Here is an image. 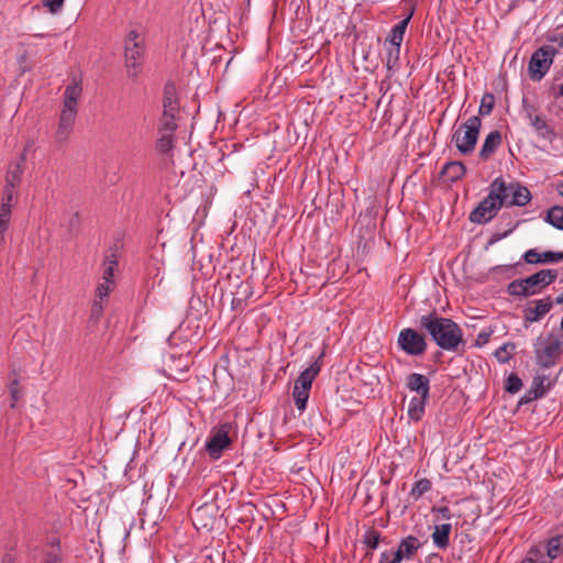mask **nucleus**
<instances>
[{"label":"nucleus","instance_id":"1","mask_svg":"<svg viewBox=\"0 0 563 563\" xmlns=\"http://www.w3.org/2000/svg\"><path fill=\"white\" fill-rule=\"evenodd\" d=\"M419 330L424 331L442 350L457 352L465 346L461 327L451 318L440 316L435 310L419 319Z\"/></svg>","mask_w":563,"mask_h":563},{"label":"nucleus","instance_id":"2","mask_svg":"<svg viewBox=\"0 0 563 563\" xmlns=\"http://www.w3.org/2000/svg\"><path fill=\"white\" fill-rule=\"evenodd\" d=\"M559 276L558 269L543 268L525 278L514 279L507 285V294L515 298H528L540 294L553 284Z\"/></svg>","mask_w":563,"mask_h":563},{"label":"nucleus","instance_id":"3","mask_svg":"<svg viewBox=\"0 0 563 563\" xmlns=\"http://www.w3.org/2000/svg\"><path fill=\"white\" fill-rule=\"evenodd\" d=\"M505 179L495 178L489 187L488 195L470 213L468 220L475 224H486L492 221L505 206Z\"/></svg>","mask_w":563,"mask_h":563},{"label":"nucleus","instance_id":"4","mask_svg":"<svg viewBox=\"0 0 563 563\" xmlns=\"http://www.w3.org/2000/svg\"><path fill=\"white\" fill-rule=\"evenodd\" d=\"M482 119L479 115L468 118L457 129L453 130L451 143L455 145L462 155H470L474 152L478 141Z\"/></svg>","mask_w":563,"mask_h":563},{"label":"nucleus","instance_id":"5","mask_svg":"<svg viewBox=\"0 0 563 563\" xmlns=\"http://www.w3.org/2000/svg\"><path fill=\"white\" fill-rule=\"evenodd\" d=\"M558 53V48L552 45H543L537 48L528 64L529 78L533 81H540L549 71Z\"/></svg>","mask_w":563,"mask_h":563},{"label":"nucleus","instance_id":"6","mask_svg":"<svg viewBox=\"0 0 563 563\" xmlns=\"http://www.w3.org/2000/svg\"><path fill=\"white\" fill-rule=\"evenodd\" d=\"M398 347L410 356H422L428 350V342L421 330L405 328L397 339Z\"/></svg>","mask_w":563,"mask_h":563},{"label":"nucleus","instance_id":"7","mask_svg":"<svg viewBox=\"0 0 563 563\" xmlns=\"http://www.w3.org/2000/svg\"><path fill=\"white\" fill-rule=\"evenodd\" d=\"M231 428L232 426L225 422L211 432L205 445V450L210 459L219 460L223 452L231 446L232 440L229 435Z\"/></svg>","mask_w":563,"mask_h":563},{"label":"nucleus","instance_id":"8","mask_svg":"<svg viewBox=\"0 0 563 563\" xmlns=\"http://www.w3.org/2000/svg\"><path fill=\"white\" fill-rule=\"evenodd\" d=\"M503 196L506 202L504 207L506 208L512 206L523 207L527 206L532 199L530 190L518 181H505V190Z\"/></svg>","mask_w":563,"mask_h":563},{"label":"nucleus","instance_id":"9","mask_svg":"<svg viewBox=\"0 0 563 563\" xmlns=\"http://www.w3.org/2000/svg\"><path fill=\"white\" fill-rule=\"evenodd\" d=\"M522 107L526 111L527 118L529 119L538 135L543 140L552 142L556 137V133L553 128H551L541 115L533 114L536 108L529 104L526 99L522 100Z\"/></svg>","mask_w":563,"mask_h":563},{"label":"nucleus","instance_id":"10","mask_svg":"<svg viewBox=\"0 0 563 563\" xmlns=\"http://www.w3.org/2000/svg\"><path fill=\"white\" fill-rule=\"evenodd\" d=\"M77 112V108L63 106L59 114L57 131L55 133V140L57 143H65L68 140L76 121Z\"/></svg>","mask_w":563,"mask_h":563},{"label":"nucleus","instance_id":"11","mask_svg":"<svg viewBox=\"0 0 563 563\" xmlns=\"http://www.w3.org/2000/svg\"><path fill=\"white\" fill-rule=\"evenodd\" d=\"M218 511V508L214 504H203L196 508L191 512V520L194 525L200 529H212L214 522H216V514Z\"/></svg>","mask_w":563,"mask_h":563},{"label":"nucleus","instance_id":"12","mask_svg":"<svg viewBox=\"0 0 563 563\" xmlns=\"http://www.w3.org/2000/svg\"><path fill=\"white\" fill-rule=\"evenodd\" d=\"M533 306H528L523 309V320L527 323H533L549 313L553 307V300L550 296L542 299L531 301Z\"/></svg>","mask_w":563,"mask_h":563},{"label":"nucleus","instance_id":"13","mask_svg":"<svg viewBox=\"0 0 563 563\" xmlns=\"http://www.w3.org/2000/svg\"><path fill=\"white\" fill-rule=\"evenodd\" d=\"M522 261L527 264H556L563 261V252L544 251L538 252L537 249H530L522 255Z\"/></svg>","mask_w":563,"mask_h":563},{"label":"nucleus","instance_id":"14","mask_svg":"<svg viewBox=\"0 0 563 563\" xmlns=\"http://www.w3.org/2000/svg\"><path fill=\"white\" fill-rule=\"evenodd\" d=\"M562 343L553 340L545 344L542 350L536 351L537 363L542 368H550L555 365L561 353Z\"/></svg>","mask_w":563,"mask_h":563},{"label":"nucleus","instance_id":"15","mask_svg":"<svg viewBox=\"0 0 563 563\" xmlns=\"http://www.w3.org/2000/svg\"><path fill=\"white\" fill-rule=\"evenodd\" d=\"M323 357V353H321L305 371L300 373L298 378L295 380L294 387L296 389L305 390L310 393L312 383L314 378L321 371V360Z\"/></svg>","mask_w":563,"mask_h":563},{"label":"nucleus","instance_id":"16","mask_svg":"<svg viewBox=\"0 0 563 563\" xmlns=\"http://www.w3.org/2000/svg\"><path fill=\"white\" fill-rule=\"evenodd\" d=\"M164 373L167 377L175 380L185 379L184 376L188 369L187 358L185 356L179 355L176 357L173 354H168L164 362Z\"/></svg>","mask_w":563,"mask_h":563},{"label":"nucleus","instance_id":"17","mask_svg":"<svg viewBox=\"0 0 563 563\" xmlns=\"http://www.w3.org/2000/svg\"><path fill=\"white\" fill-rule=\"evenodd\" d=\"M545 377L538 375L533 378L530 389L520 398L518 406L530 404L531 401L541 398L545 395L547 390L550 389L551 385L544 386Z\"/></svg>","mask_w":563,"mask_h":563},{"label":"nucleus","instance_id":"18","mask_svg":"<svg viewBox=\"0 0 563 563\" xmlns=\"http://www.w3.org/2000/svg\"><path fill=\"white\" fill-rule=\"evenodd\" d=\"M406 387L417 395L430 397V380L429 378L419 373H411L407 376Z\"/></svg>","mask_w":563,"mask_h":563},{"label":"nucleus","instance_id":"19","mask_svg":"<svg viewBox=\"0 0 563 563\" xmlns=\"http://www.w3.org/2000/svg\"><path fill=\"white\" fill-rule=\"evenodd\" d=\"M466 173V166L460 161H451L444 164L440 177L446 183L460 180Z\"/></svg>","mask_w":563,"mask_h":563},{"label":"nucleus","instance_id":"20","mask_svg":"<svg viewBox=\"0 0 563 563\" xmlns=\"http://www.w3.org/2000/svg\"><path fill=\"white\" fill-rule=\"evenodd\" d=\"M163 111L179 112L177 88L172 80H167L163 89Z\"/></svg>","mask_w":563,"mask_h":563},{"label":"nucleus","instance_id":"21","mask_svg":"<svg viewBox=\"0 0 563 563\" xmlns=\"http://www.w3.org/2000/svg\"><path fill=\"white\" fill-rule=\"evenodd\" d=\"M501 145V133L498 130L492 131L487 134L479 151L482 161H488L492 155Z\"/></svg>","mask_w":563,"mask_h":563},{"label":"nucleus","instance_id":"22","mask_svg":"<svg viewBox=\"0 0 563 563\" xmlns=\"http://www.w3.org/2000/svg\"><path fill=\"white\" fill-rule=\"evenodd\" d=\"M82 87L81 79L77 77H73L71 82L66 87L64 91V102L63 106L78 109V100L81 96Z\"/></svg>","mask_w":563,"mask_h":563},{"label":"nucleus","instance_id":"23","mask_svg":"<svg viewBox=\"0 0 563 563\" xmlns=\"http://www.w3.org/2000/svg\"><path fill=\"white\" fill-rule=\"evenodd\" d=\"M452 526L450 523H442L434 527L432 533V541L439 549H446L450 543Z\"/></svg>","mask_w":563,"mask_h":563},{"label":"nucleus","instance_id":"24","mask_svg":"<svg viewBox=\"0 0 563 563\" xmlns=\"http://www.w3.org/2000/svg\"><path fill=\"white\" fill-rule=\"evenodd\" d=\"M428 399H429V397H424V396H420V395L411 398L409 406H408V417L412 421L418 422L422 419Z\"/></svg>","mask_w":563,"mask_h":563},{"label":"nucleus","instance_id":"25","mask_svg":"<svg viewBox=\"0 0 563 563\" xmlns=\"http://www.w3.org/2000/svg\"><path fill=\"white\" fill-rule=\"evenodd\" d=\"M125 67L142 65L143 49L141 42H134L132 45L125 44Z\"/></svg>","mask_w":563,"mask_h":563},{"label":"nucleus","instance_id":"26","mask_svg":"<svg viewBox=\"0 0 563 563\" xmlns=\"http://www.w3.org/2000/svg\"><path fill=\"white\" fill-rule=\"evenodd\" d=\"M541 549L544 550L545 558L549 560V563H551V561L559 558L563 552V534H556L550 538L545 547Z\"/></svg>","mask_w":563,"mask_h":563},{"label":"nucleus","instance_id":"27","mask_svg":"<svg viewBox=\"0 0 563 563\" xmlns=\"http://www.w3.org/2000/svg\"><path fill=\"white\" fill-rule=\"evenodd\" d=\"M386 57L385 64L388 70H396L399 66V56H400V44H394L386 42L384 43Z\"/></svg>","mask_w":563,"mask_h":563},{"label":"nucleus","instance_id":"28","mask_svg":"<svg viewBox=\"0 0 563 563\" xmlns=\"http://www.w3.org/2000/svg\"><path fill=\"white\" fill-rule=\"evenodd\" d=\"M178 112L163 111L159 118L158 133L175 134L178 125L176 123Z\"/></svg>","mask_w":563,"mask_h":563},{"label":"nucleus","instance_id":"29","mask_svg":"<svg viewBox=\"0 0 563 563\" xmlns=\"http://www.w3.org/2000/svg\"><path fill=\"white\" fill-rule=\"evenodd\" d=\"M410 19H411V14L407 15L401 21H399L396 25H394L390 31V34L386 37L385 41L389 42V43L401 45L405 32L407 30Z\"/></svg>","mask_w":563,"mask_h":563},{"label":"nucleus","instance_id":"30","mask_svg":"<svg viewBox=\"0 0 563 563\" xmlns=\"http://www.w3.org/2000/svg\"><path fill=\"white\" fill-rule=\"evenodd\" d=\"M420 547L421 543L418 538L408 536L401 539L398 549L405 554L407 560H411Z\"/></svg>","mask_w":563,"mask_h":563},{"label":"nucleus","instance_id":"31","mask_svg":"<svg viewBox=\"0 0 563 563\" xmlns=\"http://www.w3.org/2000/svg\"><path fill=\"white\" fill-rule=\"evenodd\" d=\"M544 221L553 228L563 231V206L555 205L548 209Z\"/></svg>","mask_w":563,"mask_h":563},{"label":"nucleus","instance_id":"32","mask_svg":"<svg viewBox=\"0 0 563 563\" xmlns=\"http://www.w3.org/2000/svg\"><path fill=\"white\" fill-rule=\"evenodd\" d=\"M22 175L23 167H21V163H11L7 172L5 184L9 185V187H19Z\"/></svg>","mask_w":563,"mask_h":563},{"label":"nucleus","instance_id":"33","mask_svg":"<svg viewBox=\"0 0 563 563\" xmlns=\"http://www.w3.org/2000/svg\"><path fill=\"white\" fill-rule=\"evenodd\" d=\"M159 136L156 140L155 147L161 154H169L174 148L175 134L170 133H158Z\"/></svg>","mask_w":563,"mask_h":563},{"label":"nucleus","instance_id":"34","mask_svg":"<svg viewBox=\"0 0 563 563\" xmlns=\"http://www.w3.org/2000/svg\"><path fill=\"white\" fill-rule=\"evenodd\" d=\"M521 563H549V560L545 558L544 550L533 547L527 552Z\"/></svg>","mask_w":563,"mask_h":563},{"label":"nucleus","instance_id":"35","mask_svg":"<svg viewBox=\"0 0 563 563\" xmlns=\"http://www.w3.org/2000/svg\"><path fill=\"white\" fill-rule=\"evenodd\" d=\"M59 544H60L59 539H54L51 542V545L53 547V549L49 551H46L44 553L43 563H62V552H60Z\"/></svg>","mask_w":563,"mask_h":563},{"label":"nucleus","instance_id":"36","mask_svg":"<svg viewBox=\"0 0 563 563\" xmlns=\"http://www.w3.org/2000/svg\"><path fill=\"white\" fill-rule=\"evenodd\" d=\"M432 488V483L428 478H421L418 482L415 483V485L411 488L410 496L413 499H419L422 497L426 493H428Z\"/></svg>","mask_w":563,"mask_h":563},{"label":"nucleus","instance_id":"37","mask_svg":"<svg viewBox=\"0 0 563 563\" xmlns=\"http://www.w3.org/2000/svg\"><path fill=\"white\" fill-rule=\"evenodd\" d=\"M516 350V344L512 342H507L503 344L499 349L494 353L498 362L505 364L508 363L511 358L514 352Z\"/></svg>","mask_w":563,"mask_h":563},{"label":"nucleus","instance_id":"38","mask_svg":"<svg viewBox=\"0 0 563 563\" xmlns=\"http://www.w3.org/2000/svg\"><path fill=\"white\" fill-rule=\"evenodd\" d=\"M380 542V532L371 528L368 529L363 538V543L367 547L369 550H375L378 548Z\"/></svg>","mask_w":563,"mask_h":563},{"label":"nucleus","instance_id":"39","mask_svg":"<svg viewBox=\"0 0 563 563\" xmlns=\"http://www.w3.org/2000/svg\"><path fill=\"white\" fill-rule=\"evenodd\" d=\"M522 388V380L521 378L516 374L511 373L506 378L505 382V391L509 394H516Z\"/></svg>","mask_w":563,"mask_h":563},{"label":"nucleus","instance_id":"40","mask_svg":"<svg viewBox=\"0 0 563 563\" xmlns=\"http://www.w3.org/2000/svg\"><path fill=\"white\" fill-rule=\"evenodd\" d=\"M309 394L310 393H308V391L296 389L294 387L292 398H294L296 408L300 412H303L306 410V408H307V402H308V399H309Z\"/></svg>","mask_w":563,"mask_h":563},{"label":"nucleus","instance_id":"41","mask_svg":"<svg viewBox=\"0 0 563 563\" xmlns=\"http://www.w3.org/2000/svg\"><path fill=\"white\" fill-rule=\"evenodd\" d=\"M495 106V98L493 93H485L482 98L481 106L478 109L479 115H488L492 113Z\"/></svg>","mask_w":563,"mask_h":563},{"label":"nucleus","instance_id":"42","mask_svg":"<svg viewBox=\"0 0 563 563\" xmlns=\"http://www.w3.org/2000/svg\"><path fill=\"white\" fill-rule=\"evenodd\" d=\"M236 294H241V295H243V297H241V298L234 297L232 299L231 306H232L233 310L242 309V306H243L244 301L251 295L250 286L241 284L239 286V289H238Z\"/></svg>","mask_w":563,"mask_h":563},{"label":"nucleus","instance_id":"43","mask_svg":"<svg viewBox=\"0 0 563 563\" xmlns=\"http://www.w3.org/2000/svg\"><path fill=\"white\" fill-rule=\"evenodd\" d=\"M12 374L14 375V378L11 380L8 388L12 399L10 407L15 408V402L21 398V390L19 387V375L15 373V371H13Z\"/></svg>","mask_w":563,"mask_h":563},{"label":"nucleus","instance_id":"44","mask_svg":"<svg viewBox=\"0 0 563 563\" xmlns=\"http://www.w3.org/2000/svg\"><path fill=\"white\" fill-rule=\"evenodd\" d=\"M517 265H519V263H517L515 265H511V264L496 265L489 269V274L494 275V276L498 275V274H503L506 276V278H510V277L515 276Z\"/></svg>","mask_w":563,"mask_h":563},{"label":"nucleus","instance_id":"45","mask_svg":"<svg viewBox=\"0 0 563 563\" xmlns=\"http://www.w3.org/2000/svg\"><path fill=\"white\" fill-rule=\"evenodd\" d=\"M103 313L102 300L95 299L90 311V322L97 323Z\"/></svg>","mask_w":563,"mask_h":563},{"label":"nucleus","instance_id":"46","mask_svg":"<svg viewBox=\"0 0 563 563\" xmlns=\"http://www.w3.org/2000/svg\"><path fill=\"white\" fill-rule=\"evenodd\" d=\"M80 223H81V220H80L79 212L73 213L70 216V218L68 220V224H67V230L70 235L78 233V231L80 229Z\"/></svg>","mask_w":563,"mask_h":563},{"label":"nucleus","instance_id":"47","mask_svg":"<svg viewBox=\"0 0 563 563\" xmlns=\"http://www.w3.org/2000/svg\"><path fill=\"white\" fill-rule=\"evenodd\" d=\"M18 187H9V185H4L2 190L1 203H12V201L16 198V189Z\"/></svg>","mask_w":563,"mask_h":563},{"label":"nucleus","instance_id":"48","mask_svg":"<svg viewBox=\"0 0 563 563\" xmlns=\"http://www.w3.org/2000/svg\"><path fill=\"white\" fill-rule=\"evenodd\" d=\"M65 0H42V3L53 14L58 13L64 4Z\"/></svg>","mask_w":563,"mask_h":563},{"label":"nucleus","instance_id":"49","mask_svg":"<svg viewBox=\"0 0 563 563\" xmlns=\"http://www.w3.org/2000/svg\"><path fill=\"white\" fill-rule=\"evenodd\" d=\"M493 333H494V331L490 328L481 331L476 338L475 346L482 347L483 345L488 343Z\"/></svg>","mask_w":563,"mask_h":563},{"label":"nucleus","instance_id":"50","mask_svg":"<svg viewBox=\"0 0 563 563\" xmlns=\"http://www.w3.org/2000/svg\"><path fill=\"white\" fill-rule=\"evenodd\" d=\"M548 93L554 100H558L559 98L563 97V82L558 84L553 81L548 89Z\"/></svg>","mask_w":563,"mask_h":563},{"label":"nucleus","instance_id":"51","mask_svg":"<svg viewBox=\"0 0 563 563\" xmlns=\"http://www.w3.org/2000/svg\"><path fill=\"white\" fill-rule=\"evenodd\" d=\"M12 203H0V220L10 222Z\"/></svg>","mask_w":563,"mask_h":563},{"label":"nucleus","instance_id":"52","mask_svg":"<svg viewBox=\"0 0 563 563\" xmlns=\"http://www.w3.org/2000/svg\"><path fill=\"white\" fill-rule=\"evenodd\" d=\"M517 224L512 225L508 231L504 232V233H494L488 243H487V246L486 249L489 246V245H493L495 244L496 242L500 241L501 239L506 238L508 234H510L515 229H516Z\"/></svg>","mask_w":563,"mask_h":563},{"label":"nucleus","instance_id":"53","mask_svg":"<svg viewBox=\"0 0 563 563\" xmlns=\"http://www.w3.org/2000/svg\"><path fill=\"white\" fill-rule=\"evenodd\" d=\"M432 511L433 512H438L441 516L442 519H448L449 520L452 517L451 510L446 506L433 507Z\"/></svg>","mask_w":563,"mask_h":563},{"label":"nucleus","instance_id":"54","mask_svg":"<svg viewBox=\"0 0 563 563\" xmlns=\"http://www.w3.org/2000/svg\"><path fill=\"white\" fill-rule=\"evenodd\" d=\"M110 292V287L107 284H99L97 287V296L99 297L98 300H103L104 297H108Z\"/></svg>","mask_w":563,"mask_h":563},{"label":"nucleus","instance_id":"55","mask_svg":"<svg viewBox=\"0 0 563 563\" xmlns=\"http://www.w3.org/2000/svg\"><path fill=\"white\" fill-rule=\"evenodd\" d=\"M139 33L135 30L129 32L125 38V44L132 45L134 42H137Z\"/></svg>","mask_w":563,"mask_h":563},{"label":"nucleus","instance_id":"56","mask_svg":"<svg viewBox=\"0 0 563 563\" xmlns=\"http://www.w3.org/2000/svg\"><path fill=\"white\" fill-rule=\"evenodd\" d=\"M9 223L10 222L0 220V244L4 242V233L9 228Z\"/></svg>","mask_w":563,"mask_h":563},{"label":"nucleus","instance_id":"57","mask_svg":"<svg viewBox=\"0 0 563 563\" xmlns=\"http://www.w3.org/2000/svg\"><path fill=\"white\" fill-rule=\"evenodd\" d=\"M113 272H114V267L113 266H108L104 272H103V279L106 280V283H110L112 277H113Z\"/></svg>","mask_w":563,"mask_h":563},{"label":"nucleus","instance_id":"58","mask_svg":"<svg viewBox=\"0 0 563 563\" xmlns=\"http://www.w3.org/2000/svg\"><path fill=\"white\" fill-rule=\"evenodd\" d=\"M404 559H406L405 554L399 549H397L394 552L393 560L390 561V563H401Z\"/></svg>","mask_w":563,"mask_h":563},{"label":"nucleus","instance_id":"59","mask_svg":"<svg viewBox=\"0 0 563 563\" xmlns=\"http://www.w3.org/2000/svg\"><path fill=\"white\" fill-rule=\"evenodd\" d=\"M141 66H131V68H126L129 78L136 79L139 76V68Z\"/></svg>","mask_w":563,"mask_h":563},{"label":"nucleus","instance_id":"60","mask_svg":"<svg viewBox=\"0 0 563 563\" xmlns=\"http://www.w3.org/2000/svg\"><path fill=\"white\" fill-rule=\"evenodd\" d=\"M106 262L109 263L110 266L115 267L118 265L117 254L112 252L110 255H107Z\"/></svg>","mask_w":563,"mask_h":563},{"label":"nucleus","instance_id":"61","mask_svg":"<svg viewBox=\"0 0 563 563\" xmlns=\"http://www.w3.org/2000/svg\"><path fill=\"white\" fill-rule=\"evenodd\" d=\"M549 41L558 43L560 47H563V34H554L549 37Z\"/></svg>","mask_w":563,"mask_h":563},{"label":"nucleus","instance_id":"62","mask_svg":"<svg viewBox=\"0 0 563 563\" xmlns=\"http://www.w3.org/2000/svg\"><path fill=\"white\" fill-rule=\"evenodd\" d=\"M1 563H16V559L12 553H5Z\"/></svg>","mask_w":563,"mask_h":563},{"label":"nucleus","instance_id":"63","mask_svg":"<svg viewBox=\"0 0 563 563\" xmlns=\"http://www.w3.org/2000/svg\"><path fill=\"white\" fill-rule=\"evenodd\" d=\"M378 563H390L388 552H383Z\"/></svg>","mask_w":563,"mask_h":563},{"label":"nucleus","instance_id":"64","mask_svg":"<svg viewBox=\"0 0 563 563\" xmlns=\"http://www.w3.org/2000/svg\"><path fill=\"white\" fill-rule=\"evenodd\" d=\"M563 305V291L553 300V305Z\"/></svg>","mask_w":563,"mask_h":563}]
</instances>
